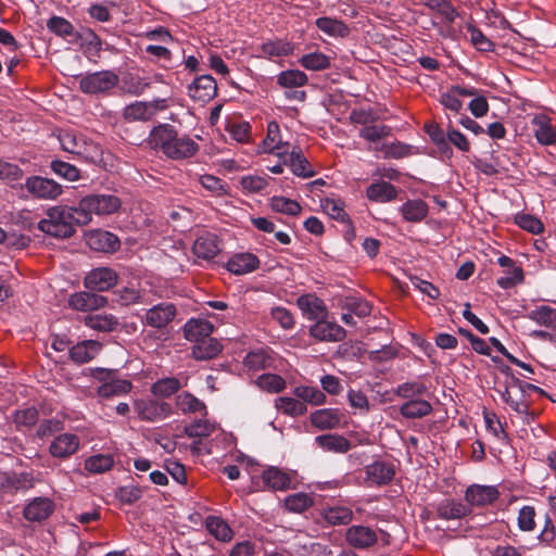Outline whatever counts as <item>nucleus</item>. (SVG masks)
<instances>
[{
  "instance_id": "nucleus-7",
  "label": "nucleus",
  "mask_w": 556,
  "mask_h": 556,
  "mask_svg": "<svg viewBox=\"0 0 556 556\" xmlns=\"http://www.w3.org/2000/svg\"><path fill=\"white\" fill-rule=\"evenodd\" d=\"M84 241L90 250L104 254H112L121 248V239L118 236L102 228L85 231Z\"/></svg>"
},
{
  "instance_id": "nucleus-3",
  "label": "nucleus",
  "mask_w": 556,
  "mask_h": 556,
  "mask_svg": "<svg viewBox=\"0 0 556 556\" xmlns=\"http://www.w3.org/2000/svg\"><path fill=\"white\" fill-rule=\"evenodd\" d=\"M74 207L79 215L77 222L88 225L92 214L102 216L117 213L122 207V201L115 194L92 192L83 197Z\"/></svg>"
},
{
  "instance_id": "nucleus-22",
  "label": "nucleus",
  "mask_w": 556,
  "mask_h": 556,
  "mask_svg": "<svg viewBox=\"0 0 556 556\" xmlns=\"http://www.w3.org/2000/svg\"><path fill=\"white\" fill-rule=\"evenodd\" d=\"M424 131L429 137L430 141L437 147L438 152L441 155V160H451L454 155L453 148L450 146L446 139V132L435 122H427L424 125Z\"/></svg>"
},
{
  "instance_id": "nucleus-28",
  "label": "nucleus",
  "mask_w": 556,
  "mask_h": 556,
  "mask_svg": "<svg viewBox=\"0 0 556 556\" xmlns=\"http://www.w3.org/2000/svg\"><path fill=\"white\" fill-rule=\"evenodd\" d=\"M101 344L96 340H85L71 346L68 356L75 364H85L92 361L99 353Z\"/></svg>"
},
{
  "instance_id": "nucleus-29",
  "label": "nucleus",
  "mask_w": 556,
  "mask_h": 556,
  "mask_svg": "<svg viewBox=\"0 0 556 556\" xmlns=\"http://www.w3.org/2000/svg\"><path fill=\"white\" fill-rule=\"evenodd\" d=\"M54 510V504L47 497H36L24 508V517L29 521H42Z\"/></svg>"
},
{
  "instance_id": "nucleus-36",
  "label": "nucleus",
  "mask_w": 556,
  "mask_h": 556,
  "mask_svg": "<svg viewBox=\"0 0 556 556\" xmlns=\"http://www.w3.org/2000/svg\"><path fill=\"white\" fill-rule=\"evenodd\" d=\"M49 168L56 177L74 182L81 179L80 169L72 163L54 157L49 163Z\"/></svg>"
},
{
  "instance_id": "nucleus-32",
  "label": "nucleus",
  "mask_w": 556,
  "mask_h": 556,
  "mask_svg": "<svg viewBox=\"0 0 556 556\" xmlns=\"http://www.w3.org/2000/svg\"><path fill=\"white\" fill-rule=\"evenodd\" d=\"M315 26L324 34L334 38H346L351 31L342 20L330 16L317 17Z\"/></svg>"
},
{
  "instance_id": "nucleus-19",
  "label": "nucleus",
  "mask_w": 556,
  "mask_h": 556,
  "mask_svg": "<svg viewBox=\"0 0 556 556\" xmlns=\"http://www.w3.org/2000/svg\"><path fill=\"white\" fill-rule=\"evenodd\" d=\"M309 333L319 341L339 342L342 341L346 331L343 327L326 319L317 320L311 328Z\"/></svg>"
},
{
  "instance_id": "nucleus-39",
  "label": "nucleus",
  "mask_w": 556,
  "mask_h": 556,
  "mask_svg": "<svg viewBox=\"0 0 556 556\" xmlns=\"http://www.w3.org/2000/svg\"><path fill=\"white\" fill-rule=\"evenodd\" d=\"M299 63L307 71L319 72L331 67V58L324 52L316 50L303 54L299 59Z\"/></svg>"
},
{
  "instance_id": "nucleus-41",
  "label": "nucleus",
  "mask_w": 556,
  "mask_h": 556,
  "mask_svg": "<svg viewBox=\"0 0 556 556\" xmlns=\"http://www.w3.org/2000/svg\"><path fill=\"white\" fill-rule=\"evenodd\" d=\"M315 442L327 452L346 453L351 448L349 440L339 434L327 433L317 435Z\"/></svg>"
},
{
  "instance_id": "nucleus-26",
  "label": "nucleus",
  "mask_w": 556,
  "mask_h": 556,
  "mask_svg": "<svg viewBox=\"0 0 556 556\" xmlns=\"http://www.w3.org/2000/svg\"><path fill=\"white\" fill-rule=\"evenodd\" d=\"M182 331L186 340L197 344L212 334L214 326L206 319L191 318L185 324Z\"/></svg>"
},
{
  "instance_id": "nucleus-45",
  "label": "nucleus",
  "mask_w": 556,
  "mask_h": 556,
  "mask_svg": "<svg viewBox=\"0 0 556 556\" xmlns=\"http://www.w3.org/2000/svg\"><path fill=\"white\" fill-rule=\"evenodd\" d=\"M147 101H134L123 109V117L127 122H148L153 117Z\"/></svg>"
},
{
  "instance_id": "nucleus-31",
  "label": "nucleus",
  "mask_w": 556,
  "mask_h": 556,
  "mask_svg": "<svg viewBox=\"0 0 556 556\" xmlns=\"http://www.w3.org/2000/svg\"><path fill=\"white\" fill-rule=\"evenodd\" d=\"M262 481L274 491H286L291 488L292 477L277 467H268L262 473Z\"/></svg>"
},
{
  "instance_id": "nucleus-50",
  "label": "nucleus",
  "mask_w": 556,
  "mask_h": 556,
  "mask_svg": "<svg viewBox=\"0 0 556 556\" xmlns=\"http://www.w3.org/2000/svg\"><path fill=\"white\" fill-rule=\"evenodd\" d=\"M427 392L428 388L419 380L403 382L394 389V394L405 400L419 399Z\"/></svg>"
},
{
  "instance_id": "nucleus-17",
  "label": "nucleus",
  "mask_w": 556,
  "mask_h": 556,
  "mask_svg": "<svg viewBox=\"0 0 556 556\" xmlns=\"http://www.w3.org/2000/svg\"><path fill=\"white\" fill-rule=\"evenodd\" d=\"M79 446V437L74 433H61L50 443L49 452L55 458L65 459L74 455Z\"/></svg>"
},
{
  "instance_id": "nucleus-62",
  "label": "nucleus",
  "mask_w": 556,
  "mask_h": 556,
  "mask_svg": "<svg viewBox=\"0 0 556 556\" xmlns=\"http://www.w3.org/2000/svg\"><path fill=\"white\" fill-rule=\"evenodd\" d=\"M116 2L112 0H106L104 2H93L87 9L89 16L97 22L106 23L110 22L112 15L110 13L109 7H115Z\"/></svg>"
},
{
  "instance_id": "nucleus-34",
  "label": "nucleus",
  "mask_w": 556,
  "mask_h": 556,
  "mask_svg": "<svg viewBox=\"0 0 556 556\" xmlns=\"http://www.w3.org/2000/svg\"><path fill=\"white\" fill-rule=\"evenodd\" d=\"M223 350L222 343L210 336L193 344L191 355L197 361H207L216 357Z\"/></svg>"
},
{
  "instance_id": "nucleus-47",
  "label": "nucleus",
  "mask_w": 556,
  "mask_h": 556,
  "mask_svg": "<svg viewBox=\"0 0 556 556\" xmlns=\"http://www.w3.org/2000/svg\"><path fill=\"white\" fill-rule=\"evenodd\" d=\"M269 207L276 213L298 216L302 212L300 203L283 195H274L269 199Z\"/></svg>"
},
{
  "instance_id": "nucleus-40",
  "label": "nucleus",
  "mask_w": 556,
  "mask_h": 556,
  "mask_svg": "<svg viewBox=\"0 0 556 556\" xmlns=\"http://www.w3.org/2000/svg\"><path fill=\"white\" fill-rule=\"evenodd\" d=\"M277 84L285 89L303 87L308 84V76L298 68H288L277 75Z\"/></svg>"
},
{
  "instance_id": "nucleus-42",
  "label": "nucleus",
  "mask_w": 556,
  "mask_h": 556,
  "mask_svg": "<svg viewBox=\"0 0 556 556\" xmlns=\"http://www.w3.org/2000/svg\"><path fill=\"white\" fill-rule=\"evenodd\" d=\"M46 26L51 34L63 39L73 38L77 30L67 18L55 14L47 20Z\"/></svg>"
},
{
  "instance_id": "nucleus-18",
  "label": "nucleus",
  "mask_w": 556,
  "mask_h": 556,
  "mask_svg": "<svg viewBox=\"0 0 556 556\" xmlns=\"http://www.w3.org/2000/svg\"><path fill=\"white\" fill-rule=\"evenodd\" d=\"M345 540L349 545L365 549L374 546L378 541V532L365 526H352L346 530Z\"/></svg>"
},
{
  "instance_id": "nucleus-1",
  "label": "nucleus",
  "mask_w": 556,
  "mask_h": 556,
  "mask_svg": "<svg viewBox=\"0 0 556 556\" xmlns=\"http://www.w3.org/2000/svg\"><path fill=\"white\" fill-rule=\"evenodd\" d=\"M152 150L160 151L170 161L189 160L198 154L200 146L188 134L180 135L178 129L168 123L154 125L147 138Z\"/></svg>"
},
{
  "instance_id": "nucleus-52",
  "label": "nucleus",
  "mask_w": 556,
  "mask_h": 556,
  "mask_svg": "<svg viewBox=\"0 0 556 556\" xmlns=\"http://www.w3.org/2000/svg\"><path fill=\"white\" fill-rule=\"evenodd\" d=\"M314 500L303 492L288 495L283 501V507L291 513L301 514L312 507Z\"/></svg>"
},
{
  "instance_id": "nucleus-43",
  "label": "nucleus",
  "mask_w": 556,
  "mask_h": 556,
  "mask_svg": "<svg viewBox=\"0 0 556 556\" xmlns=\"http://www.w3.org/2000/svg\"><path fill=\"white\" fill-rule=\"evenodd\" d=\"M132 384L127 379H113L99 386L97 393L99 396L109 399L119 396L130 392Z\"/></svg>"
},
{
  "instance_id": "nucleus-14",
  "label": "nucleus",
  "mask_w": 556,
  "mask_h": 556,
  "mask_svg": "<svg viewBox=\"0 0 556 556\" xmlns=\"http://www.w3.org/2000/svg\"><path fill=\"white\" fill-rule=\"evenodd\" d=\"M380 150L383 151L384 155L383 157L389 160H400L413 154H427L431 157H437V151L430 150L428 151L426 147L420 148L417 146H413L406 142L402 141H394V142H384L381 144Z\"/></svg>"
},
{
  "instance_id": "nucleus-4",
  "label": "nucleus",
  "mask_w": 556,
  "mask_h": 556,
  "mask_svg": "<svg viewBox=\"0 0 556 556\" xmlns=\"http://www.w3.org/2000/svg\"><path fill=\"white\" fill-rule=\"evenodd\" d=\"M331 306L346 311V313H342L341 320L348 326L356 325L353 315L363 318L369 316L372 311V306L368 301L358 295L357 292L349 289H342L333 293Z\"/></svg>"
},
{
  "instance_id": "nucleus-48",
  "label": "nucleus",
  "mask_w": 556,
  "mask_h": 556,
  "mask_svg": "<svg viewBox=\"0 0 556 556\" xmlns=\"http://www.w3.org/2000/svg\"><path fill=\"white\" fill-rule=\"evenodd\" d=\"M176 406L184 414L201 413L206 415L205 404L190 392H182L176 396Z\"/></svg>"
},
{
  "instance_id": "nucleus-59",
  "label": "nucleus",
  "mask_w": 556,
  "mask_h": 556,
  "mask_svg": "<svg viewBox=\"0 0 556 556\" xmlns=\"http://www.w3.org/2000/svg\"><path fill=\"white\" fill-rule=\"evenodd\" d=\"M261 51L268 58L288 56L289 54L292 53L293 47L288 41L267 40L261 45Z\"/></svg>"
},
{
  "instance_id": "nucleus-21",
  "label": "nucleus",
  "mask_w": 556,
  "mask_h": 556,
  "mask_svg": "<svg viewBox=\"0 0 556 556\" xmlns=\"http://www.w3.org/2000/svg\"><path fill=\"white\" fill-rule=\"evenodd\" d=\"M366 480L375 485L390 483L395 475L393 464L384 460H376L365 467Z\"/></svg>"
},
{
  "instance_id": "nucleus-8",
  "label": "nucleus",
  "mask_w": 556,
  "mask_h": 556,
  "mask_svg": "<svg viewBox=\"0 0 556 556\" xmlns=\"http://www.w3.org/2000/svg\"><path fill=\"white\" fill-rule=\"evenodd\" d=\"M134 408L141 420L155 422L168 417L172 405L164 401L140 399L134 402Z\"/></svg>"
},
{
  "instance_id": "nucleus-46",
  "label": "nucleus",
  "mask_w": 556,
  "mask_h": 556,
  "mask_svg": "<svg viewBox=\"0 0 556 556\" xmlns=\"http://www.w3.org/2000/svg\"><path fill=\"white\" fill-rule=\"evenodd\" d=\"M325 521L331 526L348 525L353 519V511L345 506H333L325 508L321 513Z\"/></svg>"
},
{
  "instance_id": "nucleus-60",
  "label": "nucleus",
  "mask_w": 556,
  "mask_h": 556,
  "mask_svg": "<svg viewBox=\"0 0 556 556\" xmlns=\"http://www.w3.org/2000/svg\"><path fill=\"white\" fill-rule=\"evenodd\" d=\"M255 383L260 389L271 393H278L286 387L283 378L275 374H263L257 377Z\"/></svg>"
},
{
  "instance_id": "nucleus-37",
  "label": "nucleus",
  "mask_w": 556,
  "mask_h": 556,
  "mask_svg": "<svg viewBox=\"0 0 556 556\" xmlns=\"http://www.w3.org/2000/svg\"><path fill=\"white\" fill-rule=\"evenodd\" d=\"M84 324L90 329L111 332L117 329L119 323L112 314H91L84 317Z\"/></svg>"
},
{
  "instance_id": "nucleus-9",
  "label": "nucleus",
  "mask_w": 556,
  "mask_h": 556,
  "mask_svg": "<svg viewBox=\"0 0 556 556\" xmlns=\"http://www.w3.org/2000/svg\"><path fill=\"white\" fill-rule=\"evenodd\" d=\"M187 89L188 96L202 104H206L217 96V83L211 74L197 76Z\"/></svg>"
},
{
  "instance_id": "nucleus-23",
  "label": "nucleus",
  "mask_w": 556,
  "mask_h": 556,
  "mask_svg": "<svg viewBox=\"0 0 556 556\" xmlns=\"http://www.w3.org/2000/svg\"><path fill=\"white\" fill-rule=\"evenodd\" d=\"M218 237L213 232L199 235L192 244V253L197 258L210 261L219 252Z\"/></svg>"
},
{
  "instance_id": "nucleus-11",
  "label": "nucleus",
  "mask_w": 556,
  "mask_h": 556,
  "mask_svg": "<svg viewBox=\"0 0 556 556\" xmlns=\"http://www.w3.org/2000/svg\"><path fill=\"white\" fill-rule=\"evenodd\" d=\"M177 308L173 303L162 302L146 312L144 324L155 329L165 328L174 320Z\"/></svg>"
},
{
  "instance_id": "nucleus-12",
  "label": "nucleus",
  "mask_w": 556,
  "mask_h": 556,
  "mask_svg": "<svg viewBox=\"0 0 556 556\" xmlns=\"http://www.w3.org/2000/svg\"><path fill=\"white\" fill-rule=\"evenodd\" d=\"M500 496L496 486L471 484L465 491L466 504L471 508L472 506L484 507L493 504Z\"/></svg>"
},
{
  "instance_id": "nucleus-30",
  "label": "nucleus",
  "mask_w": 556,
  "mask_h": 556,
  "mask_svg": "<svg viewBox=\"0 0 556 556\" xmlns=\"http://www.w3.org/2000/svg\"><path fill=\"white\" fill-rule=\"evenodd\" d=\"M532 124L536 126L534 129V138L541 146H553L556 143V127L553 126L551 119L545 115H535Z\"/></svg>"
},
{
  "instance_id": "nucleus-57",
  "label": "nucleus",
  "mask_w": 556,
  "mask_h": 556,
  "mask_svg": "<svg viewBox=\"0 0 556 556\" xmlns=\"http://www.w3.org/2000/svg\"><path fill=\"white\" fill-rule=\"evenodd\" d=\"M293 394L305 404L321 405L326 402L325 393L314 387L299 386L293 390Z\"/></svg>"
},
{
  "instance_id": "nucleus-54",
  "label": "nucleus",
  "mask_w": 556,
  "mask_h": 556,
  "mask_svg": "<svg viewBox=\"0 0 556 556\" xmlns=\"http://www.w3.org/2000/svg\"><path fill=\"white\" fill-rule=\"evenodd\" d=\"M114 465V458L111 454H97L85 460V469L90 473H103L110 470Z\"/></svg>"
},
{
  "instance_id": "nucleus-51",
  "label": "nucleus",
  "mask_w": 556,
  "mask_h": 556,
  "mask_svg": "<svg viewBox=\"0 0 556 556\" xmlns=\"http://www.w3.org/2000/svg\"><path fill=\"white\" fill-rule=\"evenodd\" d=\"M276 408L288 416H301L306 413V404L301 402L300 399L289 396H280L275 401Z\"/></svg>"
},
{
  "instance_id": "nucleus-64",
  "label": "nucleus",
  "mask_w": 556,
  "mask_h": 556,
  "mask_svg": "<svg viewBox=\"0 0 556 556\" xmlns=\"http://www.w3.org/2000/svg\"><path fill=\"white\" fill-rule=\"evenodd\" d=\"M201 186L211 192H215L218 195H228L229 186L224 182L219 177L212 174H204L200 177Z\"/></svg>"
},
{
  "instance_id": "nucleus-56",
  "label": "nucleus",
  "mask_w": 556,
  "mask_h": 556,
  "mask_svg": "<svg viewBox=\"0 0 556 556\" xmlns=\"http://www.w3.org/2000/svg\"><path fill=\"white\" fill-rule=\"evenodd\" d=\"M358 136L368 142L376 143L392 136V127L386 124L364 126Z\"/></svg>"
},
{
  "instance_id": "nucleus-55",
  "label": "nucleus",
  "mask_w": 556,
  "mask_h": 556,
  "mask_svg": "<svg viewBox=\"0 0 556 556\" xmlns=\"http://www.w3.org/2000/svg\"><path fill=\"white\" fill-rule=\"evenodd\" d=\"M470 33L471 45L480 52H492L494 51L495 43L486 37L483 31L472 23H468L466 26Z\"/></svg>"
},
{
  "instance_id": "nucleus-49",
  "label": "nucleus",
  "mask_w": 556,
  "mask_h": 556,
  "mask_svg": "<svg viewBox=\"0 0 556 556\" xmlns=\"http://www.w3.org/2000/svg\"><path fill=\"white\" fill-rule=\"evenodd\" d=\"M514 223L521 229L532 233L540 235L544 231V225L542 220L530 213L523 211L518 212L514 215Z\"/></svg>"
},
{
  "instance_id": "nucleus-6",
  "label": "nucleus",
  "mask_w": 556,
  "mask_h": 556,
  "mask_svg": "<svg viewBox=\"0 0 556 556\" xmlns=\"http://www.w3.org/2000/svg\"><path fill=\"white\" fill-rule=\"evenodd\" d=\"M79 90L85 94L106 93L118 85L119 77L112 70H101L77 74Z\"/></svg>"
},
{
  "instance_id": "nucleus-38",
  "label": "nucleus",
  "mask_w": 556,
  "mask_h": 556,
  "mask_svg": "<svg viewBox=\"0 0 556 556\" xmlns=\"http://www.w3.org/2000/svg\"><path fill=\"white\" fill-rule=\"evenodd\" d=\"M431 412L432 405L421 399L407 400L400 406V414L407 419L422 418Z\"/></svg>"
},
{
  "instance_id": "nucleus-16",
  "label": "nucleus",
  "mask_w": 556,
  "mask_h": 556,
  "mask_svg": "<svg viewBox=\"0 0 556 556\" xmlns=\"http://www.w3.org/2000/svg\"><path fill=\"white\" fill-rule=\"evenodd\" d=\"M260 260L252 252L233 253L225 264V268L232 275H247L258 268Z\"/></svg>"
},
{
  "instance_id": "nucleus-63",
  "label": "nucleus",
  "mask_w": 556,
  "mask_h": 556,
  "mask_svg": "<svg viewBox=\"0 0 556 556\" xmlns=\"http://www.w3.org/2000/svg\"><path fill=\"white\" fill-rule=\"evenodd\" d=\"M270 358L265 351L258 350L248 353L244 357V366L252 371H258L270 366Z\"/></svg>"
},
{
  "instance_id": "nucleus-5",
  "label": "nucleus",
  "mask_w": 556,
  "mask_h": 556,
  "mask_svg": "<svg viewBox=\"0 0 556 556\" xmlns=\"http://www.w3.org/2000/svg\"><path fill=\"white\" fill-rule=\"evenodd\" d=\"M22 195L37 200H56L63 193V186L43 175H30L24 180V184H18Z\"/></svg>"
},
{
  "instance_id": "nucleus-10",
  "label": "nucleus",
  "mask_w": 556,
  "mask_h": 556,
  "mask_svg": "<svg viewBox=\"0 0 556 556\" xmlns=\"http://www.w3.org/2000/svg\"><path fill=\"white\" fill-rule=\"evenodd\" d=\"M68 42L78 45L88 59L100 58V53L103 49V40L90 27H81L80 30H76L73 38L68 39Z\"/></svg>"
},
{
  "instance_id": "nucleus-35",
  "label": "nucleus",
  "mask_w": 556,
  "mask_h": 556,
  "mask_svg": "<svg viewBox=\"0 0 556 556\" xmlns=\"http://www.w3.org/2000/svg\"><path fill=\"white\" fill-rule=\"evenodd\" d=\"M341 417L342 414L338 409L324 408L311 414V422L320 430L333 429L340 424Z\"/></svg>"
},
{
  "instance_id": "nucleus-61",
  "label": "nucleus",
  "mask_w": 556,
  "mask_h": 556,
  "mask_svg": "<svg viewBox=\"0 0 556 556\" xmlns=\"http://www.w3.org/2000/svg\"><path fill=\"white\" fill-rule=\"evenodd\" d=\"M529 318L540 325L556 328V309L551 306L543 305L531 311Z\"/></svg>"
},
{
  "instance_id": "nucleus-15",
  "label": "nucleus",
  "mask_w": 556,
  "mask_h": 556,
  "mask_svg": "<svg viewBox=\"0 0 556 556\" xmlns=\"http://www.w3.org/2000/svg\"><path fill=\"white\" fill-rule=\"evenodd\" d=\"M283 164L288 166L291 173L302 179L312 178L316 175L314 166L304 155L300 146H293L289 152V156L283 160Z\"/></svg>"
},
{
  "instance_id": "nucleus-44",
  "label": "nucleus",
  "mask_w": 556,
  "mask_h": 556,
  "mask_svg": "<svg viewBox=\"0 0 556 556\" xmlns=\"http://www.w3.org/2000/svg\"><path fill=\"white\" fill-rule=\"evenodd\" d=\"M185 384L176 377H166L152 383L150 391L157 397H169L177 393Z\"/></svg>"
},
{
  "instance_id": "nucleus-27",
  "label": "nucleus",
  "mask_w": 556,
  "mask_h": 556,
  "mask_svg": "<svg viewBox=\"0 0 556 556\" xmlns=\"http://www.w3.org/2000/svg\"><path fill=\"white\" fill-rule=\"evenodd\" d=\"M399 213L405 222L420 223L429 214V205L421 199H408L399 206Z\"/></svg>"
},
{
  "instance_id": "nucleus-33",
  "label": "nucleus",
  "mask_w": 556,
  "mask_h": 556,
  "mask_svg": "<svg viewBox=\"0 0 556 556\" xmlns=\"http://www.w3.org/2000/svg\"><path fill=\"white\" fill-rule=\"evenodd\" d=\"M34 486V478L28 472L4 473L2 477V493L27 491Z\"/></svg>"
},
{
  "instance_id": "nucleus-24",
  "label": "nucleus",
  "mask_w": 556,
  "mask_h": 556,
  "mask_svg": "<svg viewBox=\"0 0 556 556\" xmlns=\"http://www.w3.org/2000/svg\"><path fill=\"white\" fill-rule=\"evenodd\" d=\"M68 303L72 308L86 312L104 307L108 299L92 291H83L72 294Z\"/></svg>"
},
{
  "instance_id": "nucleus-20",
  "label": "nucleus",
  "mask_w": 556,
  "mask_h": 556,
  "mask_svg": "<svg viewBox=\"0 0 556 556\" xmlns=\"http://www.w3.org/2000/svg\"><path fill=\"white\" fill-rule=\"evenodd\" d=\"M365 192L367 199L371 202L389 203L397 198L400 190L390 181L378 179L374 180Z\"/></svg>"
},
{
  "instance_id": "nucleus-2",
  "label": "nucleus",
  "mask_w": 556,
  "mask_h": 556,
  "mask_svg": "<svg viewBox=\"0 0 556 556\" xmlns=\"http://www.w3.org/2000/svg\"><path fill=\"white\" fill-rule=\"evenodd\" d=\"M79 215L74 205H54L47 210V218L38 222L37 228L54 239H67L75 235Z\"/></svg>"
},
{
  "instance_id": "nucleus-25",
  "label": "nucleus",
  "mask_w": 556,
  "mask_h": 556,
  "mask_svg": "<svg viewBox=\"0 0 556 556\" xmlns=\"http://www.w3.org/2000/svg\"><path fill=\"white\" fill-rule=\"evenodd\" d=\"M302 314L311 320L326 319L328 309L323 300L314 294H304L296 300Z\"/></svg>"
},
{
  "instance_id": "nucleus-58",
  "label": "nucleus",
  "mask_w": 556,
  "mask_h": 556,
  "mask_svg": "<svg viewBox=\"0 0 556 556\" xmlns=\"http://www.w3.org/2000/svg\"><path fill=\"white\" fill-rule=\"evenodd\" d=\"M321 207L332 219L343 224L351 222L350 215L344 211V203L340 200L325 198L321 201Z\"/></svg>"
},
{
  "instance_id": "nucleus-53",
  "label": "nucleus",
  "mask_w": 556,
  "mask_h": 556,
  "mask_svg": "<svg viewBox=\"0 0 556 556\" xmlns=\"http://www.w3.org/2000/svg\"><path fill=\"white\" fill-rule=\"evenodd\" d=\"M206 530L219 541H230L232 531L230 527L222 518L210 516L205 520Z\"/></svg>"
},
{
  "instance_id": "nucleus-13",
  "label": "nucleus",
  "mask_w": 556,
  "mask_h": 556,
  "mask_svg": "<svg viewBox=\"0 0 556 556\" xmlns=\"http://www.w3.org/2000/svg\"><path fill=\"white\" fill-rule=\"evenodd\" d=\"M471 508L460 501L446 497L434 505L437 518L442 520H460L471 514Z\"/></svg>"
}]
</instances>
